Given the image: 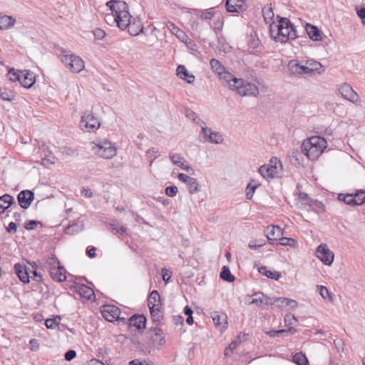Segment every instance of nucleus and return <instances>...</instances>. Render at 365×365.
<instances>
[{
    "label": "nucleus",
    "instance_id": "f257e3e1",
    "mask_svg": "<svg viewBox=\"0 0 365 365\" xmlns=\"http://www.w3.org/2000/svg\"><path fill=\"white\" fill-rule=\"evenodd\" d=\"M269 31L271 36L281 43L287 42L289 39L294 40L297 37L295 26L287 18H280L278 24H271Z\"/></svg>",
    "mask_w": 365,
    "mask_h": 365
},
{
    "label": "nucleus",
    "instance_id": "f03ea898",
    "mask_svg": "<svg viewBox=\"0 0 365 365\" xmlns=\"http://www.w3.org/2000/svg\"><path fill=\"white\" fill-rule=\"evenodd\" d=\"M327 148L326 140L320 136H312L304 140L302 144V153L311 160H315Z\"/></svg>",
    "mask_w": 365,
    "mask_h": 365
},
{
    "label": "nucleus",
    "instance_id": "7ed1b4c3",
    "mask_svg": "<svg viewBox=\"0 0 365 365\" xmlns=\"http://www.w3.org/2000/svg\"><path fill=\"white\" fill-rule=\"evenodd\" d=\"M92 144V150L101 158L110 159L116 155L115 147L107 139L96 138Z\"/></svg>",
    "mask_w": 365,
    "mask_h": 365
},
{
    "label": "nucleus",
    "instance_id": "20e7f679",
    "mask_svg": "<svg viewBox=\"0 0 365 365\" xmlns=\"http://www.w3.org/2000/svg\"><path fill=\"white\" fill-rule=\"evenodd\" d=\"M79 126L83 132H95L101 127V121L92 110H85L81 113Z\"/></svg>",
    "mask_w": 365,
    "mask_h": 365
},
{
    "label": "nucleus",
    "instance_id": "39448f33",
    "mask_svg": "<svg viewBox=\"0 0 365 365\" xmlns=\"http://www.w3.org/2000/svg\"><path fill=\"white\" fill-rule=\"evenodd\" d=\"M61 61L71 71L79 73L84 68V61L74 54H66L61 56Z\"/></svg>",
    "mask_w": 365,
    "mask_h": 365
},
{
    "label": "nucleus",
    "instance_id": "423d86ee",
    "mask_svg": "<svg viewBox=\"0 0 365 365\" xmlns=\"http://www.w3.org/2000/svg\"><path fill=\"white\" fill-rule=\"evenodd\" d=\"M234 90L242 96H247L256 97L259 94V89L255 83L245 81L242 78L241 83H237Z\"/></svg>",
    "mask_w": 365,
    "mask_h": 365
},
{
    "label": "nucleus",
    "instance_id": "0eeeda50",
    "mask_svg": "<svg viewBox=\"0 0 365 365\" xmlns=\"http://www.w3.org/2000/svg\"><path fill=\"white\" fill-rule=\"evenodd\" d=\"M101 314L103 317L110 322L125 319L120 317V310L114 305L103 306L101 309Z\"/></svg>",
    "mask_w": 365,
    "mask_h": 365
},
{
    "label": "nucleus",
    "instance_id": "6e6552de",
    "mask_svg": "<svg viewBox=\"0 0 365 365\" xmlns=\"http://www.w3.org/2000/svg\"><path fill=\"white\" fill-rule=\"evenodd\" d=\"M334 253L326 244H321L317 249V257L326 265H331L334 260Z\"/></svg>",
    "mask_w": 365,
    "mask_h": 365
},
{
    "label": "nucleus",
    "instance_id": "1a4fd4ad",
    "mask_svg": "<svg viewBox=\"0 0 365 365\" xmlns=\"http://www.w3.org/2000/svg\"><path fill=\"white\" fill-rule=\"evenodd\" d=\"M150 344L153 347L159 348L165 343L163 330L158 327L151 328L149 330Z\"/></svg>",
    "mask_w": 365,
    "mask_h": 365
},
{
    "label": "nucleus",
    "instance_id": "9d476101",
    "mask_svg": "<svg viewBox=\"0 0 365 365\" xmlns=\"http://www.w3.org/2000/svg\"><path fill=\"white\" fill-rule=\"evenodd\" d=\"M218 76L224 86H227L232 90L237 86V83H241V78L234 77L225 69Z\"/></svg>",
    "mask_w": 365,
    "mask_h": 365
},
{
    "label": "nucleus",
    "instance_id": "9b49d317",
    "mask_svg": "<svg viewBox=\"0 0 365 365\" xmlns=\"http://www.w3.org/2000/svg\"><path fill=\"white\" fill-rule=\"evenodd\" d=\"M339 92L345 99L357 103L359 101V96L347 83L342 84L339 88Z\"/></svg>",
    "mask_w": 365,
    "mask_h": 365
},
{
    "label": "nucleus",
    "instance_id": "f8f14e48",
    "mask_svg": "<svg viewBox=\"0 0 365 365\" xmlns=\"http://www.w3.org/2000/svg\"><path fill=\"white\" fill-rule=\"evenodd\" d=\"M38 153H40L41 163L43 165H53L55 163L56 158L46 145L43 144L41 146H39Z\"/></svg>",
    "mask_w": 365,
    "mask_h": 365
},
{
    "label": "nucleus",
    "instance_id": "ddd939ff",
    "mask_svg": "<svg viewBox=\"0 0 365 365\" xmlns=\"http://www.w3.org/2000/svg\"><path fill=\"white\" fill-rule=\"evenodd\" d=\"M131 16L128 11V9L122 11L120 14L113 18L114 21L117 23L118 26L121 29H125L130 24Z\"/></svg>",
    "mask_w": 365,
    "mask_h": 365
},
{
    "label": "nucleus",
    "instance_id": "4468645a",
    "mask_svg": "<svg viewBox=\"0 0 365 365\" xmlns=\"http://www.w3.org/2000/svg\"><path fill=\"white\" fill-rule=\"evenodd\" d=\"M245 0H227L226 9L228 12L240 13L245 9Z\"/></svg>",
    "mask_w": 365,
    "mask_h": 365
},
{
    "label": "nucleus",
    "instance_id": "2eb2a0df",
    "mask_svg": "<svg viewBox=\"0 0 365 365\" xmlns=\"http://www.w3.org/2000/svg\"><path fill=\"white\" fill-rule=\"evenodd\" d=\"M264 232L271 245H274L273 241L276 240V237L283 235L282 229L278 225L268 226Z\"/></svg>",
    "mask_w": 365,
    "mask_h": 365
},
{
    "label": "nucleus",
    "instance_id": "dca6fc26",
    "mask_svg": "<svg viewBox=\"0 0 365 365\" xmlns=\"http://www.w3.org/2000/svg\"><path fill=\"white\" fill-rule=\"evenodd\" d=\"M106 5L110 8L113 14V17L120 14L122 11L128 9V5L124 1L110 0L107 2Z\"/></svg>",
    "mask_w": 365,
    "mask_h": 365
},
{
    "label": "nucleus",
    "instance_id": "f3484780",
    "mask_svg": "<svg viewBox=\"0 0 365 365\" xmlns=\"http://www.w3.org/2000/svg\"><path fill=\"white\" fill-rule=\"evenodd\" d=\"M73 288L81 297L85 299H91V297L94 296L93 290L86 284L76 283L73 286Z\"/></svg>",
    "mask_w": 365,
    "mask_h": 365
},
{
    "label": "nucleus",
    "instance_id": "a211bd4d",
    "mask_svg": "<svg viewBox=\"0 0 365 365\" xmlns=\"http://www.w3.org/2000/svg\"><path fill=\"white\" fill-rule=\"evenodd\" d=\"M146 318L143 315L135 314L128 319V325L135 327L138 330L145 329Z\"/></svg>",
    "mask_w": 365,
    "mask_h": 365
},
{
    "label": "nucleus",
    "instance_id": "6ab92c4d",
    "mask_svg": "<svg viewBox=\"0 0 365 365\" xmlns=\"http://www.w3.org/2000/svg\"><path fill=\"white\" fill-rule=\"evenodd\" d=\"M49 272H50L51 277L54 281L61 282H63L66 279V270L63 266H61V267H58L56 268H51L49 270Z\"/></svg>",
    "mask_w": 365,
    "mask_h": 365
},
{
    "label": "nucleus",
    "instance_id": "aec40b11",
    "mask_svg": "<svg viewBox=\"0 0 365 365\" xmlns=\"http://www.w3.org/2000/svg\"><path fill=\"white\" fill-rule=\"evenodd\" d=\"M176 72L177 76H179V78L186 81L188 83H192L195 80V76L190 73L183 65H179L177 68Z\"/></svg>",
    "mask_w": 365,
    "mask_h": 365
},
{
    "label": "nucleus",
    "instance_id": "412c9836",
    "mask_svg": "<svg viewBox=\"0 0 365 365\" xmlns=\"http://www.w3.org/2000/svg\"><path fill=\"white\" fill-rule=\"evenodd\" d=\"M167 27L179 40H180L183 43H187V40H189V38L183 31L180 29L177 26H175L172 22H168L167 24Z\"/></svg>",
    "mask_w": 365,
    "mask_h": 365
},
{
    "label": "nucleus",
    "instance_id": "4be33fe9",
    "mask_svg": "<svg viewBox=\"0 0 365 365\" xmlns=\"http://www.w3.org/2000/svg\"><path fill=\"white\" fill-rule=\"evenodd\" d=\"M30 278H32L36 282H41L42 280V276L37 272L36 268L32 267V269H30L24 266V284L29 283Z\"/></svg>",
    "mask_w": 365,
    "mask_h": 365
},
{
    "label": "nucleus",
    "instance_id": "5701e85b",
    "mask_svg": "<svg viewBox=\"0 0 365 365\" xmlns=\"http://www.w3.org/2000/svg\"><path fill=\"white\" fill-rule=\"evenodd\" d=\"M305 30L309 37L312 40L314 41L322 40L321 31L316 26H314L310 24H307L305 26Z\"/></svg>",
    "mask_w": 365,
    "mask_h": 365
},
{
    "label": "nucleus",
    "instance_id": "b1692460",
    "mask_svg": "<svg viewBox=\"0 0 365 365\" xmlns=\"http://www.w3.org/2000/svg\"><path fill=\"white\" fill-rule=\"evenodd\" d=\"M307 64L309 66L310 75H314L316 73L321 74L324 72V66L318 61H307Z\"/></svg>",
    "mask_w": 365,
    "mask_h": 365
},
{
    "label": "nucleus",
    "instance_id": "393cba45",
    "mask_svg": "<svg viewBox=\"0 0 365 365\" xmlns=\"http://www.w3.org/2000/svg\"><path fill=\"white\" fill-rule=\"evenodd\" d=\"M277 307L279 308L289 307L292 309H294L298 306L297 301L288 298L277 297Z\"/></svg>",
    "mask_w": 365,
    "mask_h": 365
},
{
    "label": "nucleus",
    "instance_id": "a878e982",
    "mask_svg": "<svg viewBox=\"0 0 365 365\" xmlns=\"http://www.w3.org/2000/svg\"><path fill=\"white\" fill-rule=\"evenodd\" d=\"M212 321L214 324L218 329L222 330L227 328V316L225 314L220 315L217 313H215L212 317Z\"/></svg>",
    "mask_w": 365,
    "mask_h": 365
},
{
    "label": "nucleus",
    "instance_id": "bb28decb",
    "mask_svg": "<svg viewBox=\"0 0 365 365\" xmlns=\"http://www.w3.org/2000/svg\"><path fill=\"white\" fill-rule=\"evenodd\" d=\"M276 169V165H264L259 168V173L264 178H272L274 177V170Z\"/></svg>",
    "mask_w": 365,
    "mask_h": 365
},
{
    "label": "nucleus",
    "instance_id": "cd10ccee",
    "mask_svg": "<svg viewBox=\"0 0 365 365\" xmlns=\"http://www.w3.org/2000/svg\"><path fill=\"white\" fill-rule=\"evenodd\" d=\"M14 197L6 194L0 197V215L3 214L13 203Z\"/></svg>",
    "mask_w": 365,
    "mask_h": 365
},
{
    "label": "nucleus",
    "instance_id": "c85d7f7f",
    "mask_svg": "<svg viewBox=\"0 0 365 365\" xmlns=\"http://www.w3.org/2000/svg\"><path fill=\"white\" fill-rule=\"evenodd\" d=\"M148 304L149 308H150V306L152 305H153V307H161L160 297L157 290H153L150 294L148 299Z\"/></svg>",
    "mask_w": 365,
    "mask_h": 365
},
{
    "label": "nucleus",
    "instance_id": "c756f323",
    "mask_svg": "<svg viewBox=\"0 0 365 365\" xmlns=\"http://www.w3.org/2000/svg\"><path fill=\"white\" fill-rule=\"evenodd\" d=\"M160 307H153V305H152L150 308H149L152 319L157 324L160 323L163 319V314Z\"/></svg>",
    "mask_w": 365,
    "mask_h": 365
},
{
    "label": "nucleus",
    "instance_id": "7c9ffc66",
    "mask_svg": "<svg viewBox=\"0 0 365 365\" xmlns=\"http://www.w3.org/2000/svg\"><path fill=\"white\" fill-rule=\"evenodd\" d=\"M259 272L268 278L275 280H278L281 277V274L279 272L269 270L266 266L259 267Z\"/></svg>",
    "mask_w": 365,
    "mask_h": 365
},
{
    "label": "nucleus",
    "instance_id": "2f4dec72",
    "mask_svg": "<svg viewBox=\"0 0 365 365\" xmlns=\"http://www.w3.org/2000/svg\"><path fill=\"white\" fill-rule=\"evenodd\" d=\"M16 20L10 16H1L0 15V30L6 29L12 26Z\"/></svg>",
    "mask_w": 365,
    "mask_h": 365
},
{
    "label": "nucleus",
    "instance_id": "473e14b6",
    "mask_svg": "<svg viewBox=\"0 0 365 365\" xmlns=\"http://www.w3.org/2000/svg\"><path fill=\"white\" fill-rule=\"evenodd\" d=\"M24 88H31L36 82V74L29 70H24Z\"/></svg>",
    "mask_w": 365,
    "mask_h": 365
},
{
    "label": "nucleus",
    "instance_id": "72a5a7b5",
    "mask_svg": "<svg viewBox=\"0 0 365 365\" xmlns=\"http://www.w3.org/2000/svg\"><path fill=\"white\" fill-rule=\"evenodd\" d=\"M205 142L220 144L223 142V138L220 133L212 130L210 133L209 136L206 137Z\"/></svg>",
    "mask_w": 365,
    "mask_h": 365
},
{
    "label": "nucleus",
    "instance_id": "f704fd0d",
    "mask_svg": "<svg viewBox=\"0 0 365 365\" xmlns=\"http://www.w3.org/2000/svg\"><path fill=\"white\" fill-rule=\"evenodd\" d=\"M220 276L221 279L228 282H232L235 279V277L231 274L229 267L227 266H224L222 268Z\"/></svg>",
    "mask_w": 365,
    "mask_h": 365
},
{
    "label": "nucleus",
    "instance_id": "c9c22d12",
    "mask_svg": "<svg viewBox=\"0 0 365 365\" xmlns=\"http://www.w3.org/2000/svg\"><path fill=\"white\" fill-rule=\"evenodd\" d=\"M301 64L296 60H292L288 64L289 71L294 75H301Z\"/></svg>",
    "mask_w": 365,
    "mask_h": 365
},
{
    "label": "nucleus",
    "instance_id": "e433bc0d",
    "mask_svg": "<svg viewBox=\"0 0 365 365\" xmlns=\"http://www.w3.org/2000/svg\"><path fill=\"white\" fill-rule=\"evenodd\" d=\"M293 361L297 365H309L307 358L302 352L296 353L293 356Z\"/></svg>",
    "mask_w": 365,
    "mask_h": 365
},
{
    "label": "nucleus",
    "instance_id": "4c0bfd02",
    "mask_svg": "<svg viewBox=\"0 0 365 365\" xmlns=\"http://www.w3.org/2000/svg\"><path fill=\"white\" fill-rule=\"evenodd\" d=\"M187 186L190 194H194L200 191L199 182L194 178H191V179H190V181L187 182Z\"/></svg>",
    "mask_w": 365,
    "mask_h": 365
},
{
    "label": "nucleus",
    "instance_id": "58836bf2",
    "mask_svg": "<svg viewBox=\"0 0 365 365\" xmlns=\"http://www.w3.org/2000/svg\"><path fill=\"white\" fill-rule=\"evenodd\" d=\"M210 66L212 71L217 75H219L225 69V68L221 64V63L215 58H212L210 60Z\"/></svg>",
    "mask_w": 365,
    "mask_h": 365
},
{
    "label": "nucleus",
    "instance_id": "ea45409f",
    "mask_svg": "<svg viewBox=\"0 0 365 365\" xmlns=\"http://www.w3.org/2000/svg\"><path fill=\"white\" fill-rule=\"evenodd\" d=\"M338 199L349 205H355L354 194H339Z\"/></svg>",
    "mask_w": 365,
    "mask_h": 365
},
{
    "label": "nucleus",
    "instance_id": "a19ab883",
    "mask_svg": "<svg viewBox=\"0 0 365 365\" xmlns=\"http://www.w3.org/2000/svg\"><path fill=\"white\" fill-rule=\"evenodd\" d=\"M126 29H128V33L134 36L143 31V26L140 24L136 26L135 24L130 23Z\"/></svg>",
    "mask_w": 365,
    "mask_h": 365
},
{
    "label": "nucleus",
    "instance_id": "79ce46f5",
    "mask_svg": "<svg viewBox=\"0 0 365 365\" xmlns=\"http://www.w3.org/2000/svg\"><path fill=\"white\" fill-rule=\"evenodd\" d=\"M0 98L4 101H11L14 98V94L9 89H0Z\"/></svg>",
    "mask_w": 365,
    "mask_h": 365
},
{
    "label": "nucleus",
    "instance_id": "37998d69",
    "mask_svg": "<svg viewBox=\"0 0 365 365\" xmlns=\"http://www.w3.org/2000/svg\"><path fill=\"white\" fill-rule=\"evenodd\" d=\"M169 158L170 159V160L172 161V163L174 165H175L180 168H183V164H184L185 160L180 155L170 153Z\"/></svg>",
    "mask_w": 365,
    "mask_h": 365
},
{
    "label": "nucleus",
    "instance_id": "c03bdc74",
    "mask_svg": "<svg viewBox=\"0 0 365 365\" xmlns=\"http://www.w3.org/2000/svg\"><path fill=\"white\" fill-rule=\"evenodd\" d=\"M355 205H361L365 202V191L359 190L354 194Z\"/></svg>",
    "mask_w": 365,
    "mask_h": 365
},
{
    "label": "nucleus",
    "instance_id": "a18cd8bd",
    "mask_svg": "<svg viewBox=\"0 0 365 365\" xmlns=\"http://www.w3.org/2000/svg\"><path fill=\"white\" fill-rule=\"evenodd\" d=\"M34 199V193L29 190H24V210L29 207Z\"/></svg>",
    "mask_w": 365,
    "mask_h": 365
},
{
    "label": "nucleus",
    "instance_id": "49530a36",
    "mask_svg": "<svg viewBox=\"0 0 365 365\" xmlns=\"http://www.w3.org/2000/svg\"><path fill=\"white\" fill-rule=\"evenodd\" d=\"M22 71H19V70H15L14 68H11L9 71L8 72V76L9 78V80L11 81H19L21 83V80H20V73H21Z\"/></svg>",
    "mask_w": 365,
    "mask_h": 365
},
{
    "label": "nucleus",
    "instance_id": "de8ad7c7",
    "mask_svg": "<svg viewBox=\"0 0 365 365\" xmlns=\"http://www.w3.org/2000/svg\"><path fill=\"white\" fill-rule=\"evenodd\" d=\"M113 230H115L117 233L120 235H127V228L123 225H119V224L114 221L110 224Z\"/></svg>",
    "mask_w": 365,
    "mask_h": 365
},
{
    "label": "nucleus",
    "instance_id": "09e8293b",
    "mask_svg": "<svg viewBox=\"0 0 365 365\" xmlns=\"http://www.w3.org/2000/svg\"><path fill=\"white\" fill-rule=\"evenodd\" d=\"M61 320L60 317L56 316L53 319H48L45 321V325L48 329H54L58 327Z\"/></svg>",
    "mask_w": 365,
    "mask_h": 365
},
{
    "label": "nucleus",
    "instance_id": "8fccbe9b",
    "mask_svg": "<svg viewBox=\"0 0 365 365\" xmlns=\"http://www.w3.org/2000/svg\"><path fill=\"white\" fill-rule=\"evenodd\" d=\"M46 263L49 265L50 269L51 268H56L61 266L58 258L53 255L47 258Z\"/></svg>",
    "mask_w": 365,
    "mask_h": 365
},
{
    "label": "nucleus",
    "instance_id": "3c124183",
    "mask_svg": "<svg viewBox=\"0 0 365 365\" xmlns=\"http://www.w3.org/2000/svg\"><path fill=\"white\" fill-rule=\"evenodd\" d=\"M279 243L283 246L295 247L297 245L296 240L290 237H281L279 240Z\"/></svg>",
    "mask_w": 365,
    "mask_h": 365
},
{
    "label": "nucleus",
    "instance_id": "603ef678",
    "mask_svg": "<svg viewBox=\"0 0 365 365\" xmlns=\"http://www.w3.org/2000/svg\"><path fill=\"white\" fill-rule=\"evenodd\" d=\"M38 225L41 227L43 226L41 222L38 220H26L24 222V229L28 230H34Z\"/></svg>",
    "mask_w": 365,
    "mask_h": 365
},
{
    "label": "nucleus",
    "instance_id": "864d4df0",
    "mask_svg": "<svg viewBox=\"0 0 365 365\" xmlns=\"http://www.w3.org/2000/svg\"><path fill=\"white\" fill-rule=\"evenodd\" d=\"M262 14H263V16H264L265 21L272 20V18L274 17L273 10L271 7H269L268 6H264L262 9Z\"/></svg>",
    "mask_w": 365,
    "mask_h": 365
},
{
    "label": "nucleus",
    "instance_id": "5fc2aeb1",
    "mask_svg": "<svg viewBox=\"0 0 365 365\" xmlns=\"http://www.w3.org/2000/svg\"><path fill=\"white\" fill-rule=\"evenodd\" d=\"M284 322L286 326H290L295 325L298 320L294 315L289 314L284 316Z\"/></svg>",
    "mask_w": 365,
    "mask_h": 365
},
{
    "label": "nucleus",
    "instance_id": "6e6d98bb",
    "mask_svg": "<svg viewBox=\"0 0 365 365\" xmlns=\"http://www.w3.org/2000/svg\"><path fill=\"white\" fill-rule=\"evenodd\" d=\"M212 131V130L211 128L206 126H202L201 133L200 134V140L201 142L205 143L206 137H208L210 133Z\"/></svg>",
    "mask_w": 365,
    "mask_h": 365
},
{
    "label": "nucleus",
    "instance_id": "4d7b16f0",
    "mask_svg": "<svg viewBox=\"0 0 365 365\" xmlns=\"http://www.w3.org/2000/svg\"><path fill=\"white\" fill-rule=\"evenodd\" d=\"M261 295H263L262 292H257L254 294V298L250 304H255L258 307H260L263 304V299Z\"/></svg>",
    "mask_w": 365,
    "mask_h": 365
},
{
    "label": "nucleus",
    "instance_id": "13d9d810",
    "mask_svg": "<svg viewBox=\"0 0 365 365\" xmlns=\"http://www.w3.org/2000/svg\"><path fill=\"white\" fill-rule=\"evenodd\" d=\"M257 188V185L252 184H248L246 187V197L247 199L250 200L252 198L253 194L255 190Z\"/></svg>",
    "mask_w": 365,
    "mask_h": 365
},
{
    "label": "nucleus",
    "instance_id": "bf43d9fd",
    "mask_svg": "<svg viewBox=\"0 0 365 365\" xmlns=\"http://www.w3.org/2000/svg\"><path fill=\"white\" fill-rule=\"evenodd\" d=\"M263 299V304L264 305H272L274 304L277 306V297L271 298L269 297H267V295L264 294L261 295Z\"/></svg>",
    "mask_w": 365,
    "mask_h": 365
},
{
    "label": "nucleus",
    "instance_id": "052dcab7",
    "mask_svg": "<svg viewBox=\"0 0 365 365\" xmlns=\"http://www.w3.org/2000/svg\"><path fill=\"white\" fill-rule=\"evenodd\" d=\"M317 288L319 291V294L322 296L323 299H327V297H329V299L331 298L329 292L326 287L322 285H318Z\"/></svg>",
    "mask_w": 365,
    "mask_h": 365
},
{
    "label": "nucleus",
    "instance_id": "680f3d73",
    "mask_svg": "<svg viewBox=\"0 0 365 365\" xmlns=\"http://www.w3.org/2000/svg\"><path fill=\"white\" fill-rule=\"evenodd\" d=\"M178 189L176 186H168L165 188V192L169 197H174L176 195Z\"/></svg>",
    "mask_w": 365,
    "mask_h": 365
},
{
    "label": "nucleus",
    "instance_id": "e2e57ef3",
    "mask_svg": "<svg viewBox=\"0 0 365 365\" xmlns=\"http://www.w3.org/2000/svg\"><path fill=\"white\" fill-rule=\"evenodd\" d=\"M14 269L16 275L19 278L21 282H23V272H22V266L20 263H16L14 265Z\"/></svg>",
    "mask_w": 365,
    "mask_h": 365
},
{
    "label": "nucleus",
    "instance_id": "0e129e2a",
    "mask_svg": "<svg viewBox=\"0 0 365 365\" xmlns=\"http://www.w3.org/2000/svg\"><path fill=\"white\" fill-rule=\"evenodd\" d=\"M94 37L98 40H101L104 38L106 33L101 29H96L93 31Z\"/></svg>",
    "mask_w": 365,
    "mask_h": 365
},
{
    "label": "nucleus",
    "instance_id": "69168bd1",
    "mask_svg": "<svg viewBox=\"0 0 365 365\" xmlns=\"http://www.w3.org/2000/svg\"><path fill=\"white\" fill-rule=\"evenodd\" d=\"M299 199L302 202V204L304 205H308L307 202H310V200H312L307 193L304 192H300L299 194Z\"/></svg>",
    "mask_w": 365,
    "mask_h": 365
},
{
    "label": "nucleus",
    "instance_id": "338daca9",
    "mask_svg": "<svg viewBox=\"0 0 365 365\" xmlns=\"http://www.w3.org/2000/svg\"><path fill=\"white\" fill-rule=\"evenodd\" d=\"M29 348L32 351H36L39 348V343L37 339H34L29 341Z\"/></svg>",
    "mask_w": 365,
    "mask_h": 365
},
{
    "label": "nucleus",
    "instance_id": "774afa93",
    "mask_svg": "<svg viewBox=\"0 0 365 365\" xmlns=\"http://www.w3.org/2000/svg\"><path fill=\"white\" fill-rule=\"evenodd\" d=\"M334 344L338 352H342L344 351V344L342 340H335Z\"/></svg>",
    "mask_w": 365,
    "mask_h": 365
}]
</instances>
